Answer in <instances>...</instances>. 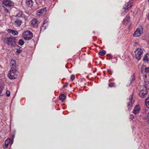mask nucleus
Listing matches in <instances>:
<instances>
[{
	"label": "nucleus",
	"mask_w": 149,
	"mask_h": 149,
	"mask_svg": "<svg viewBox=\"0 0 149 149\" xmlns=\"http://www.w3.org/2000/svg\"><path fill=\"white\" fill-rule=\"evenodd\" d=\"M130 20V17L129 15H127L125 18L124 19L123 22L124 24H127L129 22Z\"/></svg>",
	"instance_id": "nucleus-20"
},
{
	"label": "nucleus",
	"mask_w": 149,
	"mask_h": 149,
	"mask_svg": "<svg viewBox=\"0 0 149 149\" xmlns=\"http://www.w3.org/2000/svg\"><path fill=\"white\" fill-rule=\"evenodd\" d=\"M46 23V21L45 20L44 22L43 26H42V29H42V28H44V29H46V28L45 27L46 25H45V24Z\"/></svg>",
	"instance_id": "nucleus-32"
},
{
	"label": "nucleus",
	"mask_w": 149,
	"mask_h": 149,
	"mask_svg": "<svg viewBox=\"0 0 149 149\" xmlns=\"http://www.w3.org/2000/svg\"><path fill=\"white\" fill-rule=\"evenodd\" d=\"M19 44L21 45H22L24 44V42L23 40L20 39L18 41Z\"/></svg>",
	"instance_id": "nucleus-25"
},
{
	"label": "nucleus",
	"mask_w": 149,
	"mask_h": 149,
	"mask_svg": "<svg viewBox=\"0 0 149 149\" xmlns=\"http://www.w3.org/2000/svg\"><path fill=\"white\" fill-rule=\"evenodd\" d=\"M98 54L100 55L104 56L105 54V51L104 50H100Z\"/></svg>",
	"instance_id": "nucleus-26"
},
{
	"label": "nucleus",
	"mask_w": 149,
	"mask_h": 149,
	"mask_svg": "<svg viewBox=\"0 0 149 149\" xmlns=\"http://www.w3.org/2000/svg\"><path fill=\"white\" fill-rule=\"evenodd\" d=\"M131 116H132V117L131 118H132V119L133 118H134V116L133 115H131Z\"/></svg>",
	"instance_id": "nucleus-38"
},
{
	"label": "nucleus",
	"mask_w": 149,
	"mask_h": 149,
	"mask_svg": "<svg viewBox=\"0 0 149 149\" xmlns=\"http://www.w3.org/2000/svg\"><path fill=\"white\" fill-rule=\"evenodd\" d=\"M75 78V76L74 75H72L70 77V79L72 80L74 79Z\"/></svg>",
	"instance_id": "nucleus-34"
},
{
	"label": "nucleus",
	"mask_w": 149,
	"mask_h": 149,
	"mask_svg": "<svg viewBox=\"0 0 149 149\" xmlns=\"http://www.w3.org/2000/svg\"><path fill=\"white\" fill-rule=\"evenodd\" d=\"M136 58L138 60L141 59L143 54V50L141 48H137L134 52Z\"/></svg>",
	"instance_id": "nucleus-3"
},
{
	"label": "nucleus",
	"mask_w": 149,
	"mask_h": 149,
	"mask_svg": "<svg viewBox=\"0 0 149 149\" xmlns=\"http://www.w3.org/2000/svg\"><path fill=\"white\" fill-rule=\"evenodd\" d=\"M145 104L147 107L149 108V97L146 98L145 100Z\"/></svg>",
	"instance_id": "nucleus-22"
},
{
	"label": "nucleus",
	"mask_w": 149,
	"mask_h": 149,
	"mask_svg": "<svg viewBox=\"0 0 149 149\" xmlns=\"http://www.w3.org/2000/svg\"><path fill=\"white\" fill-rule=\"evenodd\" d=\"M125 13H126L127 12V11H125Z\"/></svg>",
	"instance_id": "nucleus-42"
},
{
	"label": "nucleus",
	"mask_w": 149,
	"mask_h": 149,
	"mask_svg": "<svg viewBox=\"0 0 149 149\" xmlns=\"http://www.w3.org/2000/svg\"><path fill=\"white\" fill-rule=\"evenodd\" d=\"M23 38L25 40H30L33 37V34L31 32L27 31L23 33Z\"/></svg>",
	"instance_id": "nucleus-4"
},
{
	"label": "nucleus",
	"mask_w": 149,
	"mask_h": 149,
	"mask_svg": "<svg viewBox=\"0 0 149 149\" xmlns=\"http://www.w3.org/2000/svg\"><path fill=\"white\" fill-rule=\"evenodd\" d=\"M4 12L6 14H9L10 13V10L9 8H7L6 7H4Z\"/></svg>",
	"instance_id": "nucleus-28"
},
{
	"label": "nucleus",
	"mask_w": 149,
	"mask_h": 149,
	"mask_svg": "<svg viewBox=\"0 0 149 149\" xmlns=\"http://www.w3.org/2000/svg\"><path fill=\"white\" fill-rule=\"evenodd\" d=\"M68 85V83H66L65 84V85L63 86L64 87H67Z\"/></svg>",
	"instance_id": "nucleus-37"
},
{
	"label": "nucleus",
	"mask_w": 149,
	"mask_h": 149,
	"mask_svg": "<svg viewBox=\"0 0 149 149\" xmlns=\"http://www.w3.org/2000/svg\"><path fill=\"white\" fill-rule=\"evenodd\" d=\"M146 121L147 123L149 125V112L148 113L147 115Z\"/></svg>",
	"instance_id": "nucleus-31"
},
{
	"label": "nucleus",
	"mask_w": 149,
	"mask_h": 149,
	"mask_svg": "<svg viewBox=\"0 0 149 149\" xmlns=\"http://www.w3.org/2000/svg\"><path fill=\"white\" fill-rule=\"evenodd\" d=\"M144 70V71L146 72L149 73V67H146L145 66L143 65L141 68V72H143V70Z\"/></svg>",
	"instance_id": "nucleus-17"
},
{
	"label": "nucleus",
	"mask_w": 149,
	"mask_h": 149,
	"mask_svg": "<svg viewBox=\"0 0 149 149\" xmlns=\"http://www.w3.org/2000/svg\"><path fill=\"white\" fill-rule=\"evenodd\" d=\"M143 88H145L146 90H149V81H145V85Z\"/></svg>",
	"instance_id": "nucleus-19"
},
{
	"label": "nucleus",
	"mask_w": 149,
	"mask_h": 149,
	"mask_svg": "<svg viewBox=\"0 0 149 149\" xmlns=\"http://www.w3.org/2000/svg\"><path fill=\"white\" fill-rule=\"evenodd\" d=\"M108 73L110 74H111L112 73V71L111 70H108Z\"/></svg>",
	"instance_id": "nucleus-35"
},
{
	"label": "nucleus",
	"mask_w": 149,
	"mask_h": 149,
	"mask_svg": "<svg viewBox=\"0 0 149 149\" xmlns=\"http://www.w3.org/2000/svg\"><path fill=\"white\" fill-rule=\"evenodd\" d=\"M59 98L60 100H61L62 101H63L65 100V97L64 95V94H62L60 95Z\"/></svg>",
	"instance_id": "nucleus-23"
},
{
	"label": "nucleus",
	"mask_w": 149,
	"mask_h": 149,
	"mask_svg": "<svg viewBox=\"0 0 149 149\" xmlns=\"http://www.w3.org/2000/svg\"><path fill=\"white\" fill-rule=\"evenodd\" d=\"M17 69H15L12 68L9 71L8 76V77L11 79H15L17 78V75L16 74Z\"/></svg>",
	"instance_id": "nucleus-2"
},
{
	"label": "nucleus",
	"mask_w": 149,
	"mask_h": 149,
	"mask_svg": "<svg viewBox=\"0 0 149 149\" xmlns=\"http://www.w3.org/2000/svg\"><path fill=\"white\" fill-rule=\"evenodd\" d=\"M8 32L14 35H17L18 34V32L16 31H14L11 29H8Z\"/></svg>",
	"instance_id": "nucleus-18"
},
{
	"label": "nucleus",
	"mask_w": 149,
	"mask_h": 149,
	"mask_svg": "<svg viewBox=\"0 0 149 149\" xmlns=\"http://www.w3.org/2000/svg\"><path fill=\"white\" fill-rule=\"evenodd\" d=\"M3 3L4 6L7 7L12 6L14 5L13 3L10 0H4Z\"/></svg>",
	"instance_id": "nucleus-8"
},
{
	"label": "nucleus",
	"mask_w": 149,
	"mask_h": 149,
	"mask_svg": "<svg viewBox=\"0 0 149 149\" xmlns=\"http://www.w3.org/2000/svg\"><path fill=\"white\" fill-rule=\"evenodd\" d=\"M4 42L10 46H14L16 44L15 39V38L5 37L3 39Z\"/></svg>",
	"instance_id": "nucleus-1"
},
{
	"label": "nucleus",
	"mask_w": 149,
	"mask_h": 149,
	"mask_svg": "<svg viewBox=\"0 0 149 149\" xmlns=\"http://www.w3.org/2000/svg\"><path fill=\"white\" fill-rule=\"evenodd\" d=\"M134 102V101L133 99L132 95H131L129 97V99L127 102V108L128 109L131 108L132 107L133 104Z\"/></svg>",
	"instance_id": "nucleus-5"
},
{
	"label": "nucleus",
	"mask_w": 149,
	"mask_h": 149,
	"mask_svg": "<svg viewBox=\"0 0 149 149\" xmlns=\"http://www.w3.org/2000/svg\"><path fill=\"white\" fill-rule=\"evenodd\" d=\"M6 94L8 97H9L10 95V92L9 91H7L6 93Z\"/></svg>",
	"instance_id": "nucleus-33"
},
{
	"label": "nucleus",
	"mask_w": 149,
	"mask_h": 149,
	"mask_svg": "<svg viewBox=\"0 0 149 149\" xmlns=\"http://www.w3.org/2000/svg\"><path fill=\"white\" fill-rule=\"evenodd\" d=\"M10 142V139H6L5 141V144L6 145V146H8Z\"/></svg>",
	"instance_id": "nucleus-27"
},
{
	"label": "nucleus",
	"mask_w": 149,
	"mask_h": 149,
	"mask_svg": "<svg viewBox=\"0 0 149 149\" xmlns=\"http://www.w3.org/2000/svg\"><path fill=\"white\" fill-rule=\"evenodd\" d=\"M143 33L141 29L137 28L135 31L133 36L134 37H138L140 36Z\"/></svg>",
	"instance_id": "nucleus-6"
},
{
	"label": "nucleus",
	"mask_w": 149,
	"mask_h": 149,
	"mask_svg": "<svg viewBox=\"0 0 149 149\" xmlns=\"http://www.w3.org/2000/svg\"><path fill=\"white\" fill-rule=\"evenodd\" d=\"M14 138V135H13L12 136V139H13V140Z\"/></svg>",
	"instance_id": "nucleus-40"
},
{
	"label": "nucleus",
	"mask_w": 149,
	"mask_h": 149,
	"mask_svg": "<svg viewBox=\"0 0 149 149\" xmlns=\"http://www.w3.org/2000/svg\"><path fill=\"white\" fill-rule=\"evenodd\" d=\"M38 21L36 18H33L32 21H31V25L34 27L38 26Z\"/></svg>",
	"instance_id": "nucleus-11"
},
{
	"label": "nucleus",
	"mask_w": 149,
	"mask_h": 149,
	"mask_svg": "<svg viewBox=\"0 0 149 149\" xmlns=\"http://www.w3.org/2000/svg\"><path fill=\"white\" fill-rule=\"evenodd\" d=\"M147 93V91L146 88H143L142 89H141V91H140L139 95L141 97L144 98L146 96Z\"/></svg>",
	"instance_id": "nucleus-7"
},
{
	"label": "nucleus",
	"mask_w": 149,
	"mask_h": 149,
	"mask_svg": "<svg viewBox=\"0 0 149 149\" xmlns=\"http://www.w3.org/2000/svg\"><path fill=\"white\" fill-rule=\"evenodd\" d=\"M17 52L18 53H21L22 52V50L20 49H17Z\"/></svg>",
	"instance_id": "nucleus-36"
},
{
	"label": "nucleus",
	"mask_w": 149,
	"mask_h": 149,
	"mask_svg": "<svg viewBox=\"0 0 149 149\" xmlns=\"http://www.w3.org/2000/svg\"><path fill=\"white\" fill-rule=\"evenodd\" d=\"M46 12V8L44 7L43 8L38 10L37 12V14L38 15H39L40 14L45 13Z\"/></svg>",
	"instance_id": "nucleus-12"
},
{
	"label": "nucleus",
	"mask_w": 149,
	"mask_h": 149,
	"mask_svg": "<svg viewBox=\"0 0 149 149\" xmlns=\"http://www.w3.org/2000/svg\"><path fill=\"white\" fill-rule=\"evenodd\" d=\"M1 16V15H0V17Z\"/></svg>",
	"instance_id": "nucleus-43"
},
{
	"label": "nucleus",
	"mask_w": 149,
	"mask_h": 149,
	"mask_svg": "<svg viewBox=\"0 0 149 149\" xmlns=\"http://www.w3.org/2000/svg\"><path fill=\"white\" fill-rule=\"evenodd\" d=\"M140 107L139 105H136L134 107L133 111V113L135 114H137L140 110Z\"/></svg>",
	"instance_id": "nucleus-14"
},
{
	"label": "nucleus",
	"mask_w": 149,
	"mask_h": 149,
	"mask_svg": "<svg viewBox=\"0 0 149 149\" xmlns=\"http://www.w3.org/2000/svg\"><path fill=\"white\" fill-rule=\"evenodd\" d=\"M132 2L133 1H130L129 2L125 4L123 8L125 10V11H126L127 10H128L129 8L131 7L132 6Z\"/></svg>",
	"instance_id": "nucleus-9"
},
{
	"label": "nucleus",
	"mask_w": 149,
	"mask_h": 149,
	"mask_svg": "<svg viewBox=\"0 0 149 149\" xmlns=\"http://www.w3.org/2000/svg\"><path fill=\"white\" fill-rule=\"evenodd\" d=\"M3 88V86L2 85H0V96L3 95L2 91Z\"/></svg>",
	"instance_id": "nucleus-24"
},
{
	"label": "nucleus",
	"mask_w": 149,
	"mask_h": 149,
	"mask_svg": "<svg viewBox=\"0 0 149 149\" xmlns=\"http://www.w3.org/2000/svg\"><path fill=\"white\" fill-rule=\"evenodd\" d=\"M143 61L145 63H148L149 61V54H146L144 56Z\"/></svg>",
	"instance_id": "nucleus-15"
},
{
	"label": "nucleus",
	"mask_w": 149,
	"mask_h": 149,
	"mask_svg": "<svg viewBox=\"0 0 149 149\" xmlns=\"http://www.w3.org/2000/svg\"><path fill=\"white\" fill-rule=\"evenodd\" d=\"M22 22H23L22 20L19 19H17L15 21L14 24L17 27H19L20 26Z\"/></svg>",
	"instance_id": "nucleus-13"
},
{
	"label": "nucleus",
	"mask_w": 149,
	"mask_h": 149,
	"mask_svg": "<svg viewBox=\"0 0 149 149\" xmlns=\"http://www.w3.org/2000/svg\"><path fill=\"white\" fill-rule=\"evenodd\" d=\"M26 5L27 6L31 7L33 6V2L32 0H26Z\"/></svg>",
	"instance_id": "nucleus-16"
},
{
	"label": "nucleus",
	"mask_w": 149,
	"mask_h": 149,
	"mask_svg": "<svg viewBox=\"0 0 149 149\" xmlns=\"http://www.w3.org/2000/svg\"><path fill=\"white\" fill-rule=\"evenodd\" d=\"M11 68H14L15 69H17L16 61L14 59H12L10 62Z\"/></svg>",
	"instance_id": "nucleus-10"
},
{
	"label": "nucleus",
	"mask_w": 149,
	"mask_h": 149,
	"mask_svg": "<svg viewBox=\"0 0 149 149\" xmlns=\"http://www.w3.org/2000/svg\"><path fill=\"white\" fill-rule=\"evenodd\" d=\"M115 85V83H109V86L111 87L114 86Z\"/></svg>",
	"instance_id": "nucleus-30"
},
{
	"label": "nucleus",
	"mask_w": 149,
	"mask_h": 149,
	"mask_svg": "<svg viewBox=\"0 0 149 149\" xmlns=\"http://www.w3.org/2000/svg\"><path fill=\"white\" fill-rule=\"evenodd\" d=\"M135 76L134 75H132L131 77V79H130V84H131L132 83V82L134 80H135Z\"/></svg>",
	"instance_id": "nucleus-29"
},
{
	"label": "nucleus",
	"mask_w": 149,
	"mask_h": 149,
	"mask_svg": "<svg viewBox=\"0 0 149 149\" xmlns=\"http://www.w3.org/2000/svg\"><path fill=\"white\" fill-rule=\"evenodd\" d=\"M147 17L148 19H149V13L148 14V16H147Z\"/></svg>",
	"instance_id": "nucleus-39"
},
{
	"label": "nucleus",
	"mask_w": 149,
	"mask_h": 149,
	"mask_svg": "<svg viewBox=\"0 0 149 149\" xmlns=\"http://www.w3.org/2000/svg\"><path fill=\"white\" fill-rule=\"evenodd\" d=\"M148 3H149V0H148Z\"/></svg>",
	"instance_id": "nucleus-41"
},
{
	"label": "nucleus",
	"mask_w": 149,
	"mask_h": 149,
	"mask_svg": "<svg viewBox=\"0 0 149 149\" xmlns=\"http://www.w3.org/2000/svg\"><path fill=\"white\" fill-rule=\"evenodd\" d=\"M17 16L18 17H24L25 16L23 13L22 11H20L17 15Z\"/></svg>",
	"instance_id": "nucleus-21"
}]
</instances>
